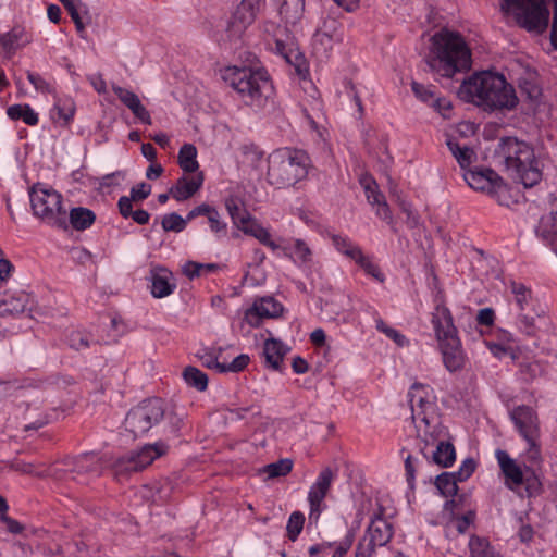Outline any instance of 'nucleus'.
I'll return each instance as SVG.
<instances>
[{
  "label": "nucleus",
  "instance_id": "36",
  "mask_svg": "<svg viewBox=\"0 0 557 557\" xmlns=\"http://www.w3.org/2000/svg\"><path fill=\"white\" fill-rule=\"evenodd\" d=\"M71 225L77 231L89 228L96 220V214L88 208H72L69 213Z\"/></svg>",
  "mask_w": 557,
  "mask_h": 557
},
{
  "label": "nucleus",
  "instance_id": "57",
  "mask_svg": "<svg viewBox=\"0 0 557 557\" xmlns=\"http://www.w3.org/2000/svg\"><path fill=\"white\" fill-rule=\"evenodd\" d=\"M27 78L36 91L40 94H50L52 91L50 84L40 75L33 72H27Z\"/></svg>",
  "mask_w": 557,
  "mask_h": 557
},
{
  "label": "nucleus",
  "instance_id": "15",
  "mask_svg": "<svg viewBox=\"0 0 557 557\" xmlns=\"http://www.w3.org/2000/svg\"><path fill=\"white\" fill-rule=\"evenodd\" d=\"M412 421L417 436L423 443L422 453L424 455H428V449L433 448L437 441L447 438L449 435L447 429L442 424L438 413Z\"/></svg>",
  "mask_w": 557,
  "mask_h": 557
},
{
  "label": "nucleus",
  "instance_id": "11",
  "mask_svg": "<svg viewBox=\"0 0 557 557\" xmlns=\"http://www.w3.org/2000/svg\"><path fill=\"white\" fill-rule=\"evenodd\" d=\"M168 446L163 442L152 445H146L138 451L131 453L121 457L114 463L116 473L132 472L144 469L149 466L156 458L164 455Z\"/></svg>",
  "mask_w": 557,
  "mask_h": 557
},
{
  "label": "nucleus",
  "instance_id": "3",
  "mask_svg": "<svg viewBox=\"0 0 557 557\" xmlns=\"http://www.w3.org/2000/svg\"><path fill=\"white\" fill-rule=\"evenodd\" d=\"M223 81L255 111L273 104L274 87L263 67L231 65L222 70Z\"/></svg>",
  "mask_w": 557,
  "mask_h": 557
},
{
  "label": "nucleus",
  "instance_id": "45",
  "mask_svg": "<svg viewBox=\"0 0 557 557\" xmlns=\"http://www.w3.org/2000/svg\"><path fill=\"white\" fill-rule=\"evenodd\" d=\"M527 448L523 453V458L531 465H537L542 461L540 437L524 438Z\"/></svg>",
  "mask_w": 557,
  "mask_h": 557
},
{
  "label": "nucleus",
  "instance_id": "42",
  "mask_svg": "<svg viewBox=\"0 0 557 557\" xmlns=\"http://www.w3.org/2000/svg\"><path fill=\"white\" fill-rule=\"evenodd\" d=\"M471 557H496L494 548L490 542L480 536H472L469 541Z\"/></svg>",
  "mask_w": 557,
  "mask_h": 557
},
{
  "label": "nucleus",
  "instance_id": "20",
  "mask_svg": "<svg viewBox=\"0 0 557 557\" xmlns=\"http://www.w3.org/2000/svg\"><path fill=\"white\" fill-rule=\"evenodd\" d=\"M278 16L284 24L283 29L298 27L306 13V0H273Z\"/></svg>",
  "mask_w": 557,
  "mask_h": 557
},
{
  "label": "nucleus",
  "instance_id": "2",
  "mask_svg": "<svg viewBox=\"0 0 557 557\" xmlns=\"http://www.w3.org/2000/svg\"><path fill=\"white\" fill-rule=\"evenodd\" d=\"M458 97L484 111L512 110L518 104L515 88L503 74L482 71L467 77L458 89Z\"/></svg>",
  "mask_w": 557,
  "mask_h": 557
},
{
  "label": "nucleus",
  "instance_id": "38",
  "mask_svg": "<svg viewBox=\"0 0 557 557\" xmlns=\"http://www.w3.org/2000/svg\"><path fill=\"white\" fill-rule=\"evenodd\" d=\"M7 115L13 120H22L25 124L34 126L39 122L38 114L29 104H13L7 109Z\"/></svg>",
  "mask_w": 557,
  "mask_h": 557
},
{
  "label": "nucleus",
  "instance_id": "1",
  "mask_svg": "<svg viewBox=\"0 0 557 557\" xmlns=\"http://www.w3.org/2000/svg\"><path fill=\"white\" fill-rule=\"evenodd\" d=\"M245 162L259 170L265 165L264 177L270 185L277 188L295 186L305 180L309 170L308 156L288 147L273 150L264 160L263 153L257 147L244 148Z\"/></svg>",
  "mask_w": 557,
  "mask_h": 557
},
{
  "label": "nucleus",
  "instance_id": "39",
  "mask_svg": "<svg viewBox=\"0 0 557 557\" xmlns=\"http://www.w3.org/2000/svg\"><path fill=\"white\" fill-rule=\"evenodd\" d=\"M368 201L375 208L376 215L387 222L392 221L389 208L384 199V196L379 191L375 184L372 188L366 191Z\"/></svg>",
  "mask_w": 557,
  "mask_h": 557
},
{
  "label": "nucleus",
  "instance_id": "26",
  "mask_svg": "<svg viewBox=\"0 0 557 557\" xmlns=\"http://www.w3.org/2000/svg\"><path fill=\"white\" fill-rule=\"evenodd\" d=\"M203 174L198 172L195 176H181L170 188L171 196L176 201H185L191 198L202 187Z\"/></svg>",
  "mask_w": 557,
  "mask_h": 557
},
{
  "label": "nucleus",
  "instance_id": "37",
  "mask_svg": "<svg viewBox=\"0 0 557 557\" xmlns=\"http://www.w3.org/2000/svg\"><path fill=\"white\" fill-rule=\"evenodd\" d=\"M539 233L557 253V211L541 220Z\"/></svg>",
  "mask_w": 557,
  "mask_h": 557
},
{
  "label": "nucleus",
  "instance_id": "35",
  "mask_svg": "<svg viewBox=\"0 0 557 557\" xmlns=\"http://www.w3.org/2000/svg\"><path fill=\"white\" fill-rule=\"evenodd\" d=\"M447 146L462 169L470 166L475 160V152L468 146L460 144L454 137L447 139Z\"/></svg>",
  "mask_w": 557,
  "mask_h": 557
},
{
  "label": "nucleus",
  "instance_id": "59",
  "mask_svg": "<svg viewBox=\"0 0 557 557\" xmlns=\"http://www.w3.org/2000/svg\"><path fill=\"white\" fill-rule=\"evenodd\" d=\"M226 209L232 218L234 225L238 223V220L244 218V214L248 213L235 199L226 200Z\"/></svg>",
  "mask_w": 557,
  "mask_h": 557
},
{
  "label": "nucleus",
  "instance_id": "41",
  "mask_svg": "<svg viewBox=\"0 0 557 557\" xmlns=\"http://www.w3.org/2000/svg\"><path fill=\"white\" fill-rule=\"evenodd\" d=\"M457 481L455 473L444 472L436 476L435 485L441 495L449 497L458 491Z\"/></svg>",
  "mask_w": 557,
  "mask_h": 557
},
{
  "label": "nucleus",
  "instance_id": "46",
  "mask_svg": "<svg viewBox=\"0 0 557 557\" xmlns=\"http://www.w3.org/2000/svg\"><path fill=\"white\" fill-rule=\"evenodd\" d=\"M189 220L182 218L177 213H169L162 218L161 224L164 231L168 232H182Z\"/></svg>",
  "mask_w": 557,
  "mask_h": 557
},
{
  "label": "nucleus",
  "instance_id": "22",
  "mask_svg": "<svg viewBox=\"0 0 557 557\" xmlns=\"http://www.w3.org/2000/svg\"><path fill=\"white\" fill-rule=\"evenodd\" d=\"M150 290L154 298L170 296L176 288L172 272L163 267H154L150 271Z\"/></svg>",
  "mask_w": 557,
  "mask_h": 557
},
{
  "label": "nucleus",
  "instance_id": "12",
  "mask_svg": "<svg viewBox=\"0 0 557 557\" xmlns=\"http://www.w3.org/2000/svg\"><path fill=\"white\" fill-rule=\"evenodd\" d=\"M342 40L343 33L339 23L333 18L325 20L312 36V53L319 59L327 58Z\"/></svg>",
  "mask_w": 557,
  "mask_h": 557
},
{
  "label": "nucleus",
  "instance_id": "14",
  "mask_svg": "<svg viewBox=\"0 0 557 557\" xmlns=\"http://www.w3.org/2000/svg\"><path fill=\"white\" fill-rule=\"evenodd\" d=\"M412 420L432 416L437 412L436 398L433 389L425 384L414 383L408 392Z\"/></svg>",
  "mask_w": 557,
  "mask_h": 557
},
{
  "label": "nucleus",
  "instance_id": "29",
  "mask_svg": "<svg viewBox=\"0 0 557 557\" xmlns=\"http://www.w3.org/2000/svg\"><path fill=\"white\" fill-rule=\"evenodd\" d=\"M24 46V29L14 27L0 35V59L9 60Z\"/></svg>",
  "mask_w": 557,
  "mask_h": 557
},
{
  "label": "nucleus",
  "instance_id": "40",
  "mask_svg": "<svg viewBox=\"0 0 557 557\" xmlns=\"http://www.w3.org/2000/svg\"><path fill=\"white\" fill-rule=\"evenodd\" d=\"M183 377L187 385L199 392H203L208 386L207 374L195 367H187L183 372Z\"/></svg>",
  "mask_w": 557,
  "mask_h": 557
},
{
  "label": "nucleus",
  "instance_id": "23",
  "mask_svg": "<svg viewBox=\"0 0 557 557\" xmlns=\"http://www.w3.org/2000/svg\"><path fill=\"white\" fill-rule=\"evenodd\" d=\"M112 89L120 101L132 111L136 119L147 125L152 123L149 111L141 103L139 97L134 91L115 84L112 85Z\"/></svg>",
  "mask_w": 557,
  "mask_h": 557
},
{
  "label": "nucleus",
  "instance_id": "60",
  "mask_svg": "<svg viewBox=\"0 0 557 557\" xmlns=\"http://www.w3.org/2000/svg\"><path fill=\"white\" fill-rule=\"evenodd\" d=\"M417 463L418 459L413 458L411 455H408L405 459L406 479L410 488L414 486Z\"/></svg>",
  "mask_w": 557,
  "mask_h": 557
},
{
  "label": "nucleus",
  "instance_id": "6",
  "mask_svg": "<svg viewBox=\"0 0 557 557\" xmlns=\"http://www.w3.org/2000/svg\"><path fill=\"white\" fill-rule=\"evenodd\" d=\"M503 14L528 32L542 34L549 22L546 0H500Z\"/></svg>",
  "mask_w": 557,
  "mask_h": 557
},
{
  "label": "nucleus",
  "instance_id": "8",
  "mask_svg": "<svg viewBox=\"0 0 557 557\" xmlns=\"http://www.w3.org/2000/svg\"><path fill=\"white\" fill-rule=\"evenodd\" d=\"M163 416L164 410L160 399L145 400L127 413L124 421L125 431L129 432L134 437L144 435L158 424Z\"/></svg>",
  "mask_w": 557,
  "mask_h": 557
},
{
  "label": "nucleus",
  "instance_id": "30",
  "mask_svg": "<svg viewBox=\"0 0 557 557\" xmlns=\"http://www.w3.org/2000/svg\"><path fill=\"white\" fill-rule=\"evenodd\" d=\"M392 536L393 531L391 525L384 520H377L369 525L361 540L377 548L386 545Z\"/></svg>",
  "mask_w": 557,
  "mask_h": 557
},
{
  "label": "nucleus",
  "instance_id": "47",
  "mask_svg": "<svg viewBox=\"0 0 557 557\" xmlns=\"http://www.w3.org/2000/svg\"><path fill=\"white\" fill-rule=\"evenodd\" d=\"M486 347L490 349L493 356H495L498 359H502L507 356L513 357L517 345H515L513 343L486 342Z\"/></svg>",
  "mask_w": 557,
  "mask_h": 557
},
{
  "label": "nucleus",
  "instance_id": "51",
  "mask_svg": "<svg viewBox=\"0 0 557 557\" xmlns=\"http://www.w3.org/2000/svg\"><path fill=\"white\" fill-rule=\"evenodd\" d=\"M214 268V264H203L195 261H187L182 267V271L187 277L194 278L196 276H199L202 270L211 271Z\"/></svg>",
  "mask_w": 557,
  "mask_h": 557
},
{
  "label": "nucleus",
  "instance_id": "19",
  "mask_svg": "<svg viewBox=\"0 0 557 557\" xmlns=\"http://www.w3.org/2000/svg\"><path fill=\"white\" fill-rule=\"evenodd\" d=\"M437 343L445 368L449 372L462 369L466 362V355L458 335L448 336L445 339L437 341Z\"/></svg>",
  "mask_w": 557,
  "mask_h": 557
},
{
  "label": "nucleus",
  "instance_id": "9",
  "mask_svg": "<svg viewBox=\"0 0 557 557\" xmlns=\"http://www.w3.org/2000/svg\"><path fill=\"white\" fill-rule=\"evenodd\" d=\"M463 178L472 189L492 195L502 206L509 207L515 202L507 185L492 170H468Z\"/></svg>",
  "mask_w": 557,
  "mask_h": 557
},
{
  "label": "nucleus",
  "instance_id": "49",
  "mask_svg": "<svg viewBox=\"0 0 557 557\" xmlns=\"http://www.w3.org/2000/svg\"><path fill=\"white\" fill-rule=\"evenodd\" d=\"M376 329L384 333L388 338L394 341L398 346L404 347L408 344L407 338L399 333L397 330L386 325L383 320L377 319L375 321Z\"/></svg>",
  "mask_w": 557,
  "mask_h": 557
},
{
  "label": "nucleus",
  "instance_id": "64",
  "mask_svg": "<svg viewBox=\"0 0 557 557\" xmlns=\"http://www.w3.org/2000/svg\"><path fill=\"white\" fill-rule=\"evenodd\" d=\"M375 550L376 547L360 540L355 550V557H375Z\"/></svg>",
  "mask_w": 557,
  "mask_h": 557
},
{
  "label": "nucleus",
  "instance_id": "62",
  "mask_svg": "<svg viewBox=\"0 0 557 557\" xmlns=\"http://www.w3.org/2000/svg\"><path fill=\"white\" fill-rule=\"evenodd\" d=\"M123 176L121 173H112L103 176L99 182V189L103 193L109 191L111 187L120 185Z\"/></svg>",
  "mask_w": 557,
  "mask_h": 557
},
{
  "label": "nucleus",
  "instance_id": "31",
  "mask_svg": "<svg viewBox=\"0 0 557 557\" xmlns=\"http://www.w3.org/2000/svg\"><path fill=\"white\" fill-rule=\"evenodd\" d=\"M288 347L281 341L269 338L263 345V356L265 363L273 370H278L288 351Z\"/></svg>",
  "mask_w": 557,
  "mask_h": 557
},
{
  "label": "nucleus",
  "instance_id": "25",
  "mask_svg": "<svg viewBox=\"0 0 557 557\" xmlns=\"http://www.w3.org/2000/svg\"><path fill=\"white\" fill-rule=\"evenodd\" d=\"M263 0H242L232 16V26L236 32L248 27L257 17Z\"/></svg>",
  "mask_w": 557,
  "mask_h": 557
},
{
  "label": "nucleus",
  "instance_id": "27",
  "mask_svg": "<svg viewBox=\"0 0 557 557\" xmlns=\"http://www.w3.org/2000/svg\"><path fill=\"white\" fill-rule=\"evenodd\" d=\"M235 226L243 231L245 234L253 236L260 243L270 247L272 250H277L280 248V246L272 239L269 231L249 213L244 214V218L238 220V223H236Z\"/></svg>",
  "mask_w": 557,
  "mask_h": 557
},
{
  "label": "nucleus",
  "instance_id": "33",
  "mask_svg": "<svg viewBox=\"0 0 557 557\" xmlns=\"http://www.w3.org/2000/svg\"><path fill=\"white\" fill-rule=\"evenodd\" d=\"M198 150L195 145L186 143L182 145L177 153V163L185 173H198Z\"/></svg>",
  "mask_w": 557,
  "mask_h": 557
},
{
  "label": "nucleus",
  "instance_id": "28",
  "mask_svg": "<svg viewBox=\"0 0 557 557\" xmlns=\"http://www.w3.org/2000/svg\"><path fill=\"white\" fill-rule=\"evenodd\" d=\"M432 324L437 341L448 336H457V330L453 323L451 314L445 306H437L433 313Z\"/></svg>",
  "mask_w": 557,
  "mask_h": 557
},
{
  "label": "nucleus",
  "instance_id": "56",
  "mask_svg": "<svg viewBox=\"0 0 557 557\" xmlns=\"http://www.w3.org/2000/svg\"><path fill=\"white\" fill-rule=\"evenodd\" d=\"M207 219L211 232H213L218 236L223 235L225 233L227 224L222 220L216 209L211 211Z\"/></svg>",
  "mask_w": 557,
  "mask_h": 557
},
{
  "label": "nucleus",
  "instance_id": "34",
  "mask_svg": "<svg viewBox=\"0 0 557 557\" xmlns=\"http://www.w3.org/2000/svg\"><path fill=\"white\" fill-rule=\"evenodd\" d=\"M293 469V461L288 458L269 463L258 470V475L263 481L286 476Z\"/></svg>",
  "mask_w": 557,
  "mask_h": 557
},
{
  "label": "nucleus",
  "instance_id": "48",
  "mask_svg": "<svg viewBox=\"0 0 557 557\" xmlns=\"http://www.w3.org/2000/svg\"><path fill=\"white\" fill-rule=\"evenodd\" d=\"M305 523V517L301 512H293L287 521L286 530L289 540L295 541L300 534Z\"/></svg>",
  "mask_w": 557,
  "mask_h": 557
},
{
  "label": "nucleus",
  "instance_id": "4",
  "mask_svg": "<svg viewBox=\"0 0 557 557\" xmlns=\"http://www.w3.org/2000/svg\"><path fill=\"white\" fill-rule=\"evenodd\" d=\"M470 63L471 50L459 33L442 28L431 36L429 64L438 75L450 78Z\"/></svg>",
  "mask_w": 557,
  "mask_h": 557
},
{
  "label": "nucleus",
  "instance_id": "18",
  "mask_svg": "<svg viewBox=\"0 0 557 557\" xmlns=\"http://www.w3.org/2000/svg\"><path fill=\"white\" fill-rule=\"evenodd\" d=\"M283 312V306L272 297H263L253 301L246 309L244 320L253 327L260 325L263 319L277 318Z\"/></svg>",
  "mask_w": 557,
  "mask_h": 557
},
{
  "label": "nucleus",
  "instance_id": "7",
  "mask_svg": "<svg viewBox=\"0 0 557 557\" xmlns=\"http://www.w3.org/2000/svg\"><path fill=\"white\" fill-rule=\"evenodd\" d=\"M29 201L33 214L40 221L58 227L65 225L63 196L57 189L38 183L29 189Z\"/></svg>",
  "mask_w": 557,
  "mask_h": 557
},
{
  "label": "nucleus",
  "instance_id": "54",
  "mask_svg": "<svg viewBox=\"0 0 557 557\" xmlns=\"http://www.w3.org/2000/svg\"><path fill=\"white\" fill-rule=\"evenodd\" d=\"M250 361L246 354L238 355L231 362L223 361V373L225 372H239L244 370Z\"/></svg>",
  "mask_w": 557,
  "mask_h": 557
},
{
  "label": "nucleus",
  "instance_id": "63",
  "mask_svg": "<svg viewBox=\"0 0 557 557\" xmlns=\"http://www.w3.org/2000/svg\"><path fill=\"white\" fill-rule=\"evenodd\" d=\"M475 470V462L473 459L469 458L461 462L458 471L455 473L458 481H466Z\"/></svg>",
  "mask_w": 557,
  "mask_h": 557
},
{
  "label": "nucleus",
  "instance_id": "5",
  "mask_svg": "<svg viewBox=\"0 0 557 557\" xmlns=\"http://www.w3.org/2000/svg\"><path fill=\"white\" fill-rule=\"evenodd\" d=\"M500 151L506 170L524 187H532L541 181L542 171L533 149L527 143L507 138L502 143Z\"/></svg>",
  "mask_w": 557,
  "mask_h": 557
},
{
  "label": "nucleus",
  "instance_id": "10",
  "mask_svg": "<svg viewBox=\"0 0 557 557\" xmlns=\"http://www.w3.org/2000/svg\"><path fill=\"white\" fill-rule=\"evenodd\" d=\"M263 32L274 42L272 50L282 55L288 64L293 65L299 76L305 77L308 74L306 58L298 47L284 41L286 36L285 29L280 25H275L274 22H267L263 25Z\"/></svg>",
  "mask_w": 557,
  "mask_h": 557
},
{
  "label": "nucleus",
  "instance_id": "13",
  "mask_svg": "<svg viewBox=\"0 0 557 557\" xmlns=\"http://www.w3.org/2000/svg\"><path fill=\"white\" fill-rule=\"evenodd\" d=\"M36 297L22 289L0 292V317H17L32 312L36 307Z\"/></svg>",
  "mask_w": 557,
  "mask_h": 557
},
{
  "label": "nucleus",
  "instance_id": "32",
  "mask_svg": "<svg viewBox=\"0 0 557 557\" xmlns=\"http://www.w3.org/2000/svg\"><path fill=\"white\" fill-rule=\"evenodd\" d=\"M435 449H428V456L432 457V460L444 468L450 467L456 460V451L454 445L449 441V435L447 438H443L437 441V443L433 446Z\"/></svg>",
  "mask_w": 557,
  "mask_h": 557
},
{
  "label": "nucleus",
  "instance_id": "52",
  "mask_svg": "<svg viewBox=\"0 0 557 557\" xmlns=\"http://www.w3.org/2000/svg\"><path fill=\"white\" fill-rule=\"evenodd\" d=\"M411 88H412L414 96L419 100H421L422 102H424L429 106L432 103V101L436 97L434 91L430 87L419 84L417 82L411 83Z\"/></svg>",
  "mask_w": 557,
  "mask_h": 557
},
{
  "label": "nucleus",
  "instance_id": "17",
  "mask_svg": "<svg viewBox=\"0 0 557 557\" xmlns=\"http://www.w3.org/2000/svg\"><path fill=\"white\" fill-rule=\"evenodd\" d=\"M333 476L334 475L332 470L326 468L319 473L315 481L310 486L308 492V502L310 505V519H314L315 521H318L322 511L323 499L325 498L331 487Z\"/></svg>",
  "mask_w": 557,
  "mask_h": 557
},
{
  "label": "nucleus",
  "instance_id": "43",
  "mask_svg": "<svg viewBox=\"0 0 557 557\" xmlns=\"http://www.w3.org/2000/svg\"><path fill=\"white\" fill-rule=\"evenodd\" d=\"M53 109L58 119L64 123H69L75 114V103L72 98H58Z\"/></svg>",
  "mask_w": 557,
  "mask_h": 557
},
{
  "label": "nucleus",
  "instance_id": "61",
  "mask_svg": "<svg viewBox=\"0 0 557 557\" xmlns=\"http://www.w3.org/2000/svg\"><path fill=\"white\" fill-rule=\"evenodd\" d=\"M354 540H355V533H354V531L350 530L346 534L345 539L336 545L335 552L332 557H344L350 549V547L354 543Z\"/></svg>",
  "mask_w": 557,
  "mask_h": 557
},
{
  "label": "nucleus",
  "instance_id": "21",
  "mask_svg": "<svg viewBox=\"0 0 557 557\" xmlns=\"http://www.w3.org/2000/svg\"><path fill=\"white\" fill-rule=\"evenodd\" d=\"M495 458L505 476V485L511 491L519 490L524 482V475L517 460L502 449L495 451Z\"/></svg>",
  "mask_w": 557,
  "mask_h": 557
},
{
  "label": "nucleus",
  "instance_id": "16",
  "mask_svg": "<svg viewBox=\"0 0 557 557\" xmlns=\"http://www.w3.org/2000/svg\"><path fill=\"white\" fill-rule=\"evenodd\" d=\"M510 419L519 433L524 438L540 437V422L535 410L529 406H518L511 409Z\"/></svg>",
  "mask_w": 557,
  "mask_h": 557
},
{
  "label": "nucleus",
  "instance_id": "50",
  "mask_svg": "<svg viewBox=\"0 0 557 557\" xmlns=\"http://www.w3.org/2000/svg\"><path fill=\"white\" fill-rule=\"evenodd\" d=\"M222 352V349H213L206 351L201 356L202 364L209 369H212L219 373H223V361L219 360V355Z\"/></svg>",
  "mask_w": 557,
  "mask_h": 557
},
{
  "label": "nucleus",
  "instance_id": "44",
  "mask_svg": "<svg viewBox=\"0 0 557 557\" xmlns=\"http://www.w3.org/2000/svg\"><path fill=\"white\" fill-rule=\"evenodd\" d=\"M288 255L294 259L295 262L304 264L310 260L311 250L300 239H296L288 248H286Z\"/></svg>",
  "mask_w": 557,
  "mask_h": 557
},
{
  "label": "nucleus",
  "instance_id": "24",
  "mask_svg": "<svg viewBox=\"0 0 557 557\" xmlns=\"http://www.w3.org/2000/svg\"><path fill=\"white\" fill-rule=\"evenodd\" d=\"M335 248L343 255L347 256L359 264L368 274L375 267V263L368 256H364L361 249L351 243L347 237L334 235L332 237Z\"/></svg>",
  "mask_w": 557,
  "mask_h": 557
},
{
  "label": "nucleus",
  "instance_id": "55",
  "mask_svg": "<svg viewBox=\"0 0 557 557\" xmlns=\"http://www.w3.org/2000/svg\"><path fill=\"white\" fill-rule=\"evenodd\" d=\"M430 106L444 119H449L453 114V104L447 98L435 97Z\"/></svg>",
  "mask_w": 557,
  "mask_h": 557
},
{
  "label": "nucleus",
  "instance_id": "53",
  "mask_svg": "<svg viewBox=\"0 0 557 557\" xmlns=\"http://www.w3.org/2000/svg\"><path fill=\"white\" fill-rule=\"evenodd\" d=\"M512 294L515 296V300L517 305L520 307V309H525L529 305V301L531 300V293L530 290L521 284H512Z\"/></svg>",
  "mask_w": 557,
  "mask_h": 557
},
{
  "label": "nucleus",
  "instance_id": "58",
  "mask_svg": "<svg viewBox=\"0 0 557 557\" xmlns=\"http://www.w3.org/2000/svg\"><path fill=\"white\" fill-rule=\"evenodd\" d=\"M67 342L76 350L86 348L89 344L88 336L82 331H73L67 337Z\"/></svg>",
  "mask_w": 557,
  "mask_h": 557
}]
</instances>
